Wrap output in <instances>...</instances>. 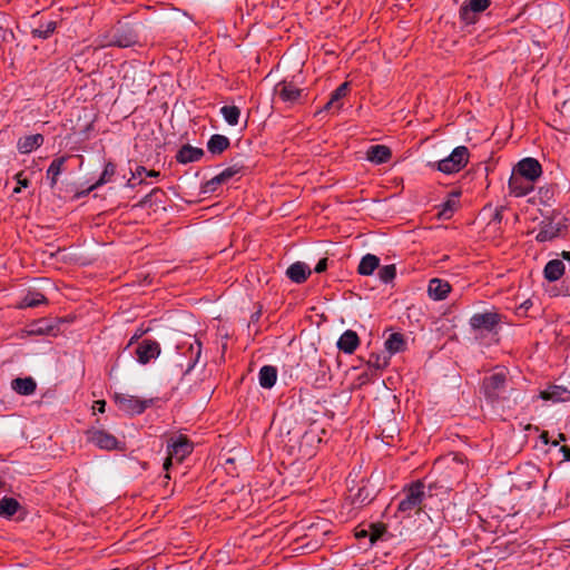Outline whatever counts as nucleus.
<instances>
[{
	"mask_svg": "<svg viewBox=\"0 0 570 570\" xmlns=\"http://www.w3.org/2000/svg\"><path fill=\"white\" fill-rule=\"evenodd\" d=\"M507 384L508 375L503 370L487 375L482 380L481 384V390L485 400L491 404H497L507 391Z\"/></svg>",
	"mask_w": 570,
	"mask_h": 570,
	"instance_id": "nucleus-1",
	"label": "nucleus"
},
{
	"mask_svg": "<svg viewBox=\"0 0 570 570\" xmlns=\"http://www.w3.org/2000/svg\"><path fill=\"white\" fill-rule=\"evenodd\" d=\"M501 321L502 315L494 309H490L474 313L469 320V325L475 333H495Z\"/></svg>",
	"mask_w": 570,
	"mask_h": 570,
	"instance_id": "nucleus-2",
	"label": "nucleus"
},
{
	"mask_svg": "<svg viewBox=\"0 0 570 570\" xmlns=\"http://www.w3.org/2000/svg\"><path fill=\"white\" fill-rule=\"evenodd\" d=\"M424 483L421 480L413 482L405 489V497L399 503L397 511L406 515L414 510H419L425 498Z\"/></svg>",
	"mask_w": 570,
	"mask_h": 570,
	"instance_id": "nucleus-3",
	"label": "nucleus"
},
{
	"mask_svg": "<svg viewBox=\"0 0 570 570\" xmlns=\"http://www.w3.org/2000/svg\"><path fill=\"white\" fill-rule=\"evenodd\" d=\"M193 452V443L184 435L170 439L167 444V458L164 462V470L168 471L173 464V460L178 463Z\"/></svg>",
	"mask_w": 570,
	"mask_h": 570,
	"instance_id": "nucleus-4",
	"label": "nucleus"
},
{
	"mask_svg": "<svg viewBox=\"0 0 570 570\" xmlns=\"http://www.w3.org/2000/svg\"><path fill=\"white\" fill-rule=\"evenodd\" d=\"M469 157L468 147L458 146L446 158L438 163V169L448 175L459 173L469 163Z\"/></svg>",
	"mask_w": 570,
	"mask_h": 570,
	"instance_id": "nucleus-5",
	"label": "nucleus"
},
{
	"mask_svg": "<svg viewBox=\"0 0 570 570\" xmlns=\"http://www.w3.org/2000/svg\"><path fill=\"white\" fill-rule=\"evenodd\" d=\"M105 41H101V46H114L119 48H129L138 43V35L130 27H118L114 29L109 35L104 37Z\"/></svg>",
	"mask_w": 570,
	"mask_h": 570,
	"instance_id": "nucleus-6",
	"label": "nucleus"
},
{
	"mask_svg": "<svg viewBox=\"0 0 570 570\" xmlns=\"http://www.w3.org/2000/svg\"><path fill=\"white\" fill-rule=\"evenodd\" d=\"M114 399L119 410L129 415L144 413L153 403V400H141L137 396L122 393H116Z\"/></svg>",
	"mask_w": 570,
	"mask_h": 570,
	"instance_id": "nucleus-7",
	"label": "nucleus"
},
{
	"mask_svg": "<svg viewBox=\"0 0 570 570\" xmlns=\"http://www.w3.org/2000/svg\"><path fill=\"white\" fill-rule=\"evenodd\" d=\"M87 441L96 445L97 448L106 451L121 450V443L118 439L100 429H90L86 432Z\"/></svg>",
	"mask_w": 570,
	"mask_h": 570,
	"instance_id": "nucleus-8",
	"label": "nucleus"
},
{
	"mask_svg": "<svg viewBox=\"0 0 570 570\" xmlns=\"http://www.w3.org/2000/svg\"><path fill=\"white\" fill-rule=\"evenodd\" d=\"M491 4V0H468L460 8V18L466 24L476 21V14L485 11Z\"/></svg>",
	"mask_w": 570,
	"mask_h": 570,
	"instance_id": "nucleus-9",
	"label": "nucleus"
},
{
	"mask_svg": "<svg viewBox=\"0 0 570 570\" xmlns=\"http://www.w3.org/2000/svg\"><path fill=\"white\" fill-rule=\"evenodd\" d=\"M513 173L527 178L528 180L534 181L542 175V167L539 160L535 158H524L520 160L514 167Z\"/></svg>",
	"mask_w": 570,
	"mask_h": 570,
	"instance_id": "nucleus-10",
	"label": "nucleus"
},
{
	"mask_svg": "<svg viewBox=\"0 0 570 570\" xmlns=\"http://www.w3.org/2000/svg\"><path fill=\"white\" fill-rule=\"evenodd\" d=\"M160 345L155 340H142L140 343H138L135 354L137 357V361L146 365L150 361L156 360L160 354Z\"/></svg>",
	"mask_w": 570,
	"mask_h": 570,
	"instance_id": "nucleus-11",
	"label": "nucleus"
},
{
	"mask_svg": "<svg viewBox=\"0 0 570 570\" xmlns=\"http://www.w3.org/2000/svg\"><path fill=\"white\" fill-rule=\"evenodd\" d=\"M275 92L284 102L295 104L299 101L303 90L293 82L281 81L275 86Z\"/></svg>",
	"mask_w": 570,
	"mask_h": 570,
	"instance_id": "nucleus-12",
	"label": "nucleus"
},
{
	"mask_svg": "<svg viewBox=\"0 0 570 570\" xmlns=\"http://www.w3.org/2000/svg\"><path fill=\"white\" fill-rule=\"evenodd\" d=\"M533 183L512 171L509 179L510 194L515 197H523L533 190Z\"/></svg>",
	"mask_w": 570,
	"mask_h": 570,
	"instance_id": "nucleus-13",
	"label": "nucleus"
},
{
	"mask_svg": "<svg viewBox=\"0 0 570 570\" xmlns=\"http://www.w3.org/2000/svg\"><path fill=\"white\" fill-rule=\"evenodd\" d=\"M204 156V150L198 147H194L191 145H184L176 154V160L179 164L186 165L189 163H195L202 159Z\"/></svg>",
	"mask_w": 570,
	"mask_h": 570,
	"instance_id": "nucleus-14",
	"label": "nucleus"
},
{
	"mask_svg": "<svg viewBox=\"0 0 570 570\" xmlns=\"http://www.w3.org/2000/svg\"><path fill=\"white\" fill-rule=\"evenodd\" d=\"M311 268L306 263L295 262L286 269V276L296 284L304 283L311 275Z\"/></svg>",
	"mask_w": 570,
	"mask_h": 570,
	"instance_id": "nucleus-15",
	"label": "nucleus"
},
{
	"mask_svg": "<svg viewBox=\"0 0 570 570\" xmlns=\"http://www.w3.org/2000/svg\"><path fill=\"white\" fill-rule=\"evenodd\" d=\"M540 397L551 402H567L570 400V391L561 385H550L540 392Z\"/></svg>",
	"mask_w": 570,
	"mask_h": 570,
	"instance_id": "nucleus-16",
	"label": "nucleus"
},
{
	"mask_svg": "<svg viewBox=\"0 0 570 570\" xmlns=\"http://www.w3.org/2000/svg\"><path fill=\"white\" fill-rule=\"evenodd\" d=\"M391 157V149L385 145H373L366 151V159L376 165L387 163Z\"/></svg>",
	"mask_w": 570,
	"mask_h": 570,
	"instance_id": "nucleus-17",
	"label": "nucleus"
},
{
	"mask_svg": "<svg viewBox=\"0 0 570 570\" xmlns=\"http://www.w3.org/2000/svg\"><path fill=\"white\" fill-rule=\"evenodd\" d=\"M337 348L346 354H352L360 345V338L356 332L345 331L337 341Z\"/></svg>",
	"mask_w": 570,
	"mask_h": 570,
	"instance_id": "nucleus-18",
	"label": "nucleus"
},
{
	"mask_svg": "<svg viewBox=\"0 0 570 570\" xmlns=\"http://www.w3.org/2000/svg\"><path fill=\"white\" fill-rule=\"evenodd\" d=\"M451 291L448 282L440 278H432L429 282L428 293L429 296L435 301L444 299Z\"/></svg>",
	"mask_w": 570,
	"mask_h": 570,
	"instance_id": "nucleus-19",
	"label": "nucleus"
},
{
	"mask_svg": "<svg viewBox=\"0 0 570 570\" xmlns=\"http://www.w3.org/2000/svg\"><path fill=\"white\" fill-rule=\"evenodd\" d=\"M69 157L60 156L55 158L47 169V179L49 180L50 188H55L60 174L63 171L65 164Z\"/></svg>",
	"mask_w": 570,
	"mask_h": 570,
	"instance_id": "nucleus-20",
	"label": "nucleus"
},
{
	"mask_svg": "<svg viewBox=\"0 0 570 570\" xmlns=\"http://www.w3.org/2000/svg\"><path fill=\"white\" fill-rule=\"evenodd\" d=\"M45 141L41 134L29 135L18 140L17 147L21 154H30L32 150L39 148Z\"/></svg>",
	"mask_w": 570,
	"mask_h": 570,
	"instance_id": "nucleus-21",
	"label": "nucleus"
},
{
	"mask_svg": "<svg viewBox=\"0 0 570 570\" xmlns=\"http://www.w3.org/2000/svg\"><path fill=\"white\" fill-rule=\"evenodd\" d=\"M11 389L20 395H31L37 389L36 381L31 377H17L11 381Z\"/></svg>",
	"mask_w": 570,
	"mask_h": 570,
	"instance_id": "nucleus-22",
	"label": "nucleus"
},
{
	"mask_svg": "<svg viewBox=\"0 0 570 570\" xmlns=\"http://www.w3.org/2000/svg\"><path fill=\"white\" fill-rule=\"evenodd\" d=\"M460 191H452L449 195V198L440 205V212L438 214L439 218L441 219H450L454 212L459 207V198Z\"/></svg>",
	"mask_w": 570,
	"mask_h": 570,
	"instance_id": "nucleus-23",
	"label": "nucleus"
},
{
	"mask_svg": "<svg viewBox=\"0 0 570 570\" xmlns=\"http://www.w3.org/2000/svg\"><path fill=\"white\" fill-rule=\"evenodd\" d=\"M380 267V258L374 254L364 255L357 266V273L362 276H370Z\"/></svg>",
	"mask_w": 570,
	"mask_h": 570,
	"instance_id": "nucleus-24",
	"label": "nucleus"
},
{
	"mask_svg": "<svg viewBox=\"0 0 570 570\" xmlns=\"http://www.w3.org/2000/svg\"><path fill=\"white\" fill-rule=\"evenodd\" d=\"M564 274V264L560 259L549 261L543 269L544 278L549 282H556Z\"/></svg>",
	"mask_w": 570,
	"mask_h": 570,
	"instance_id": "nucleus-25",
	"label": "nucleus"
},
{
	"mask_svg": "<svg viewBox=\"0 0 570 570\" xmlns=\"http://www.w3.org/2000/svg\"><path fill=\"white\" fill-rule=\"evenodd\" d=\"M229 146V138L220 134L210 136L209 140L207 141V149L213 155L223 154Z\"/></svg>",
	"mask_w": 570,
	"mask_h": 570,
	"instance_id": "nucleus-26",
	"label": "nucleus"
},
{
	"mask_svg": "<svg viewBox=\"0 0 570 570\" xmlns=\"http://www.w3.org/2000/svg\"><path fill=\"white\" fill-rule=\"evenodd\" d=\"M277 380V370L273 365H264L259 370L258 381L264 389H272Z\"/></svg>",
	"mask_w": 570,
	"mask_h": 570,
	"instance_id": "nucleus-27",
	"label": "nucleus"
},
{
	"mask_svg": "<svg viewBox=\"0 0 570 570\" xmlns=\"http://www.w3.org/2000/svg\"><path fill=\"white\" fill-rule=\"evenodd\" d=\"M384 345L389 353L387 355H390V357H391L393 354L402 352L404 350L406 343H405L403 334L393 333L385 341Z\"/></svg>",
	"mask_w": 570,
	"mask_h": 570,
	"instance_id": "nucleus-28",
	"label": "nucleus"
},
{
	"mask_svg": "<svg viewBox=\"0 0 570 570\" xmlns=\"http://www.w3.org/2000/svg\"><path fill=\"white\" fill-rule=\"evenodd\" d=\"M57 29V22L53 20L40 21L38 27L32 28L31 36L39 39H48Z\"/></svg>",
	"mask_w": 570,
	"mask_h": 570,
	"instance_id": "nucleus-29",
	"label": "nucleus"
},
{
	"mask_svg": "<svg viewBox=\"0 0 570 570\" xmlns=\"http://www.w3.org/2000/svg\"><path fill=\"white\" fill-rule=\"evenodd\" d=\"M560 230L561 228L559 225L549 223L541 227V229L538 232L535 236V239L539 243L550 242L559 236Z\"/></svg>",
	"mask_w": 570,
	"mask_h": 570,
	"instance_id": "nucleus-30",
	"label": "nucleus"
},
{
	"mask_svg": "<svg viewBox=\"0 0 570 570\" xmlns=\"http://www.w3.org/2000/svg\"><path fill=\"white\" fill-rule=\"evenodd\" d=\"M20 508V503L14 498L4 497L0 500V515L2 518H11Z\"/></svg>",
	"mask_w": 570,
	"mask_h": 570,
	"instance_id": "nucleus-31",
	"label": "nucleus"
},
{
	"mask_svg": "<svg viewBox=\"0 0 570 570\" xmlns=\"http://www.w3.org/2000/svg\"><path fill=\"white\" fill-rule=\"evenodd\" d=\"M45 303H47V298L41 293L28 292L26 294V296L19 303L18 307L19 308L37 307Z\"/></svg>",
	"mask_w": 570,
	"mask_h": 570,
	"instance_id": "nucleus-32",
	"label": "nucleus"
},
{
	"mask_svg": "<svg viewBox=\"0 0 570 570\" xmlns=\"http://www.w3.org/2000/svg\"><path fill=\"white\" fill-rule=\"evenodd\" d=\"M188 353L190 360L186 373H189L196 366L202 355V343L197 337H194V341L189 343Z\"/></svg>",
	"mask_w": 570,
	"mask_h": 570,
	"instance_id": "nucleus-33",
	"label": "nucleus"
},
{
	"mask_svg": "<svg viewBox=\"0 0 570 570\" xmlns=\"http://www.w3.org/2000/svg\"><path fill=\"white\" fill-rule=\"evenodd\" d=\"M373 500V493L366 485L357 489L356 493L352 495V504L363 507Z\"/></svg>",
	"mask_w": 570,
	"mask_h": 570,
	"instance_id": "nucleus-34",
	"label": "nucleus"
},
{
	"mask_svg": "<svg viewBox=\"0 0 570 570\" xmlns=\"http://www.w3.org/2000/svg\"><path fill=\"white\" fill-rule=\"evenodd\" d=\"M220 114L229 126H236L239 121L240 109L237 106H223Z\"/></svg>",
	"mask_w": 570,
	"mask_h": 570,
	"instance_id": "nucleus-35",
	"label": "nucleus"
},
{
	"mask_svg": "<svg viewBox=\"0 0 570 570\" xmlns=\"http://www.w3.org/2000/svg\"><path fill=\"white\" fill-rule=\"evenodd\" d=\"M116 173V165L112 161H108L105 165V168L99 177V179L94 184V188H99L102 185L109 183L112 176Z\"/></svg>",
	"mask_w": 570,
	"mask_h": 570,
	"instance_id": "nucleus-36",
	"label": "nucleus"
},
{
	"mask_svg": "<svg viewBox=\"0 0 570 570\" xmlns=\"http://www.w3.org/2000/svg\"><path fill=\"white\" fill-rule=\"evenodd\" d=\"M390 355L385 353H371L367 364L368 366L374 367L375 370H383L390 364Z\"/></svg>",
	"mask_w": 570,
	"mask_h": 570,
	"instance_id": "nucleus-37",
	"label": "nucleus"
},
{
	"mask_svg": "<svg viewBox=\"0 0 570 570\" xmlns=\"http://www.w3.org/2000/svg\"><path fill=\"white\" fill-rule=\"evenodd\" d=\"M396 276V267L394 264L384 265L382 267H379V278L382 283L389 284L391 283Z\"/></svg>",
	"mask_w": 570,
	"mask_h": 570,
	"instance_id": "nucleus-38",
	"label": "nucleus"
},
{
	"mask_svg": "<svg viewBox=\"0 0 570 570\" xmlns=\"http://www.w3.org/2000/svg\"><path fill=\"white\" fill-rule=\"evenodd\" d=\"M225 183H226V180L224 178H222L220 174H218L215 177H213L212 179L204 183L200 187V191H202V194L215 193L217 190L218 186H220L222 184H225Z\"/></svg>",
	"mask_w": 570,
	"mask_h": 570,
	"instance_id": "nucleus-39",
	"label": "nucleus"
},
{
	"mask_svg": "<svg viewBox=\"0 0 570 570\" xmlns=\"http://www.w3.org/2000/svg\"><path fill=\"white\" fill-rule=\"evenodd\" d=\"M245 169V165L242 160L233 163L229 167L225 168L222 173V178L226 180V183L232 179L235 175L243 173Z\"/></svg>",
	"mask_w": 570,
	"mask_h": 570,
	"instance_id": "nucleus-40",
	"label": "nucleus"
},
{
	"mask_svg": "<svg viewBox=\"0 0 570 570\" xmlns=\"http://www.w3.org/2000/svg\"><path fill=\"white\" fill-rule=\"evenodd\" d=\"M350 90V83H341L332 94L330 98V105H342L341 100L347 95Z\"/></svg>",
	"mask_w": 570,
	"mask_h": 570,
	"instance_id": "nucleus-41",
	"label": "nucleus"
},
{
	"mask_svg": "<svg viewBox=\"0 0 570 570\" xmlns=\"http://www.w3.org/2000/svg\"><path fill=\"white\" fill-rule=\"evenodd\" d=\"M386 532H387V529L384 523H372L370 525V542H371V544L375 543L377 540L383 539V537Z\"/></svg>",
	"mask_w": 570,
	"mask_h": 570,
	"instance_id": "nucleus-42",
	"label": "nucleus"
},
{
	"mask_svg": "<svg viewBox=\"0 0 570 570\" xmlns=\"http://www.w3.org/2000/svg\"><path fill=\"white\" fill-rule=\"evenodd\" d=\"M157 195L164 196L165 193L161 188H154L149 194H147L139 203L140 206H151L154 204V197Z\"/></svg>",
	"mask_w": 570,
	"mask_h": 570,
	"instance_id": "nucleus-43",
	"label": "nucleus"
},
{
	"mask_svg": "<svg viewBox=\"0 0 570 570\" xmlns=\"http://www.w3.org/2000/svg\"><path fill=\"white\" fill-rule=\"evenodd\" d=\"M145 174L148 177H159L160 173L156 170H147L144 166H137L135 171H132V178L139 177Z\"/></svg>",
	"mask_w": 570,
	"mask_h": 570,
	"instance_id": "nucleus-44",
	"label": "nucleus"
},
{
	"mask_svg": "<svg viewBox=\"0 0 570 570\" xmlns=\"http://www.w3.org/2000/svg\"><path fill=\"white\" fill-rule=\"evenodd\" d=\"M16 178H17V181H18V186L13 189V193H20L22 187L23 188L28 187L29 180L27 178H22V174L21 173L18 174L16 176Z\"/></svg>",
	"mask_w": 570,
	"mask_h": 570,
	"instance_id": "nucleus-45",
	"label": "nucleus"
},
{
	"mask_svg": "<svg viewBox=\"0 0 570 570\" xmlns=\"http://www.w3.org/2000/svg\"><path fill=\"white\" fill-rule=\"evenodd\" d=\"M327 263H328V259L325 257V258H322L318 261V263L316 264L314 271L315 273H323L327 269Z\"/></svg>",
	"mask_w": 570,
	"mask_h": 570,
	"instance_id": "nucleus-46",
	"label": "nucleus"
},
{
	"mask_svg": "<svg viewBox=\"0 0 570 570\" xmlns=\"http://www.w3.org/2000/svg\"><path fill=\"white\" fill-rule=\"evenodd\" d=\"M503 209H504V207L497 208L491 220L495 222V223H501L502 217H503V215H502Z\"/></svg>",
	"mask_w": 570,
	"mask_h": 570,
	"instance_id": "nucleus-47",
	"label": "nucleus"
},
{
	"mask_svg": "<svg viewBox=\"0 0 570 570\" xmlns=\"http://www.w3.org/2000/svg\"><path fill=\"white\" fill-rule=\"evenodd\" d=\"M96 188H94V184L88 187L87 189H83V190H80L78 193H76L75 197L76 198H82V197H86L88 196L92 190H95Z\"/></svg>",
	"mask_w": 570,
	"mask_h": 570,
	"instance_id": "nucleus-48",
	"label": "nucleus"
},
{
	"mask_svg": "<svg viewBox=\"0 0 570 570\" xmlns=\"http://www.w3.org/2000/svg\"><path fill=\"white\" fill-rule=\"evenodd\" d=\"M105 407H106V401L99 400V401L95 402L94 409L97 410L98 412L104 413Z\"/></svg>",
	"mask_w": 570,
	"mask_h": 570,
	"instance_id": "nucleus-49",
	"label": "nucleus"
},
{
	"mask_svg": "<svg viewBox=\"0 0 570 570\" xmlns=\"http://www.w3.org/2000/svg\"><path fill=\"white\" fill-rule=\"evenodd\" d=\"M560 451L562 452L564 460L570 461V448L563 445L561 446Z\"/></svg>",
	"mask_w": 570,
	"mask_h": 570,
	"instance_id": "nucleus-50",
	"label": "nucleus"
},
{
	"mask_svg": "<svg viewBox=\"0 0 570 570\" xmlns=\"http://www.w3.org/2000/svg\"><path fill=\"white\" fill-rule=\"evenodd\" d=\"M42 323H43V321L39 322L38 327L32 330V332L48 333L50 331V328L48 326H46V327L41 326L40 324H42Z\"/></svg>",
	"mask_w": 570,
	"mask_h": 570,
	"instance_id": "nucleus-51",
	"label": "nucleus"
},
{
	"mask_svg": "<svg viewBox=\"0 0 570 570\" xmlns=\"http://www.w3.org/2000/svg\"><path fill=\"white\" fill-rule=\"evenodd\" d=\"M342 107V105H330V100L326 102V105L324 106V110H331V109H335V110H340Z\"/></svg>",
	"mask_w": 570,
	"mask_h": 570,
	"instance_id": "nucleus-52",
	"label": "nucleus"
},
{
	"mask_svg": "<svg viewBox=\"0 0 570 570\" xmlns=\"http://www.w3.org/2000/svg\"><path fill=\"white\" fill-rule=\"evenodd\" d=\"M355 537L358 539L370 537V531L362 529L360 531H356Z\"/></svg>",
	"mask_w": 570,
	"mask_h": 570,
	"instance_id": "nucleus-53",
	"label": "nucleus"
},
{
	"mask_svg": "<svg viewBox=\"0 0 570 570\" xmlns=\"http://www.w3.org/2000/svg\"><path fill=\"white\" fill-rule=\"evenodd\" d=\"M561 257H562L563 259H566V261L570 262V252H568V250H563V252L561 253Z\"/></svg>",
	"mask_w": 570,
	"mask_h": 570,
	"instance_id": "nucleus-54",
	"label": "nucleus"
},
{
	"mask_svg": "<svg viewBox=\"0 0 570 570\" xmlns=\"http://www.w3.org/2000/svg\"><path fill=\"white\" fill-rule=\"evenodd\" d=\"M560 441H566V435L563 433L559 434V441L552 442V445L557 446Z\"/></svg>",
	"mask_w": 570,
	"mask_h": 570,
	"instance_id": "nucleus-55",
	"label": "nucleus"
},
{
	"mask_svg": "<svg viewBox=\"0 0 570 570\" xmlns=\"http://www.w3.org/2000/svg\"><path fill=\"white\" fill-rule=\"evenodd\" d=\"M540 438L543 440L544 443L549 442L548 441V432H543Z\"/></svg>",
	"mask_w": 570,
	"mask_h": 570,
	"instance_id": "nucleus-56",
	"label": "nucleus"
},
{
	"mask_svg": "<svg viewBox=\"0 0 570 570\" xmlns=\"http://www.w3.org/2000/svg\"><path fill=\"white\" fill-rule=\"evenodd\" d=\"M140 335H141V334H135V335L131 337V340H130V342H129V345H130V344H132V343H134V341L138 340V338L140 337Z\"/></svg>",
	"mask_w": 570,
	"mask_h": 570,
	"instance_id": "nucleus-57",
	"label": "nucleus"
},
{
	"mask_svg": "<svg viewBox=\"0 0 570 570\" xmlns=\"http://www.w3.org/2000/svg\"><path fill=\"white\" fill-rule=\"evenodd\" d=\"M158 196H159V195H157V196H155V197H154V203H161V199H160V198H158Z\"/></svg>",
	"mask_w": 570,
	"mask_h": 570,
	"instance_id": "nucleus-58",
	"label": "nucleus"
}]
</instances>
